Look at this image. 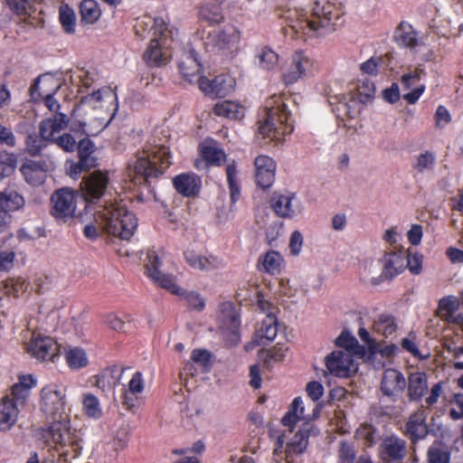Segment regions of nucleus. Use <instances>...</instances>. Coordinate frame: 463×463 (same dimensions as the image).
<instances>
[{
  "label": "nucleus",
  "instance_id": "nucleus-49",
  "mask_svg": "<svg viewBox=\"0 0 463 463\" xmlns=\"http://www.w3.org/2000/svg\"><path fill=\"white\" fill-rule=\"evenodd\" d=\"M336 346L341 350H348L351 354L362 357L364 354V347L360 345L357 339L346 330H344L335 340Z\"/></svg>",
  "mask_w": 463,
  "mask_h": 463
},
{
  "label": "nucleus",
  "instance_id": "nucleus-48",
  "mask_svg": "<svg viewBox=\"0 0 463 463\" xmlns=\"http://www.w3.org/2000/svg\"><path fill=\"white\" fill-rule=\"evenodd\" d=\"M99 211V206L92 211L91 206L86 207V213L80 215L81 222L85 223L83 234L86 238L94 240L98 237L99 231L104 232L102 227L95 220V215Z\"/></svg>",
  "mask_w": 463,
  "mask_h": 463
},
{
  "label": "nucleus",
  "instance_id": "nucleus-11",
  "mask_svg": "<svg viewBox=\"0 0 463 463\" xmlns=\"http://www.w3.org/2000/svg\"><path fill=\"white\" fill-rule=\"evenodd\" d=\"M241 38V31L234 25H226L222 29L211 31L205 40V44L214 51L228 54L237 52Z\"/></svg>",
  "mask_w": 463,
  "mask_h": 463
},
{
  "label": "nucleus",
  "instance_id": "nucleus-39",
  "mask_svg": "<svg viewBox=\"0 0 463 463\" xmlns=\"http://www.w3.org/2000/svg\"><path fill=\"white\" fill-rule=\"evenodd\" d=\"M426 418L427 413L423 409H420L411 415L406 424V431L413 441L423 439L427 435Z\"/></svg>",
  "mask_w": 463,
  "mask_h": 463
},
{
  "label": "nucleus",
  "instance_id": "nucleus-8",
  "mask_svg": "<svg viewBox=\"0 0 463 463\" xmlns=\"http://www.w3.org/2000/svg\"><path fill=\"white\" fill-rule=\"evenodd\" d=\"M80 108L86 112L114 116L118 110L117 94L110 87H102L81 98Z\"/></svg>",
  "mask_w": 463,
  "mask_h": 463
},
{
  "label": "nucleus",
  "instance_id": "nucleus-50",
  "mask_svg": "<svg viewBox=\"0 0 463 463\" xmlns=\"http://www.w3.org/2000/svg\"><path fill=\"white\" fill-rule=\"evenodd\" d=\"M24 205V197L15 191L5 190L0 192V207L6 213L20 210Z\"/></svg>",
  "mask_w": 463,
  "mask_h": 463
},
{
  "label": "nucleus",
  "instance_id": "nucleus-5",
  "mask_svg": "<svg viewBox=\"0 0 463 463\" xmlns=\"http://www.w3.org/2000/svg\"><path fill=\"white\" fill-rule=\"evenodd\" d=\"M169 149L165 145L147 144L128 165V175L140 179L156 177L171 165Z\"/></svg>",
  "mask_w": 463,
  "mask_h": 463
},
{
  "label": "nucleus",
  "instance_id": "nucleus-19",
  "mask_svg": "<svg viewBox=\"0 0 463 463\" xmlns=\"http://www.w3.org/2000/svg\"><path fill=\"white\" fill-rule=\"evenodd\" d=\"M88 118L82 121L71 124L73 132H80L87 136H96L100 133L112 120L114 116L88 112Z\"/></svg>",
  "mask_w": 463,
  "mask_h": 463
},
{
  "label": "nucleus",
  "instance_id": "nucleus-56",
  "mask_svg": "<svg viewBox=\"0 0 463 463\" xmlns=\"http://www.w3.org/2000/svg\"><path fill=\"white\" fill-rule=\"evenodd\" d=\"M115 372L117 370L112 368L104 369L99 374L95 376L93 384L102 392L113 389L118 382V377L114 375Z\"/></svg>",
  "mask_w": 463,
  "mask_h": 463
},
{
  "label": "nucleus",
  "instance_id": "nucleus-33",
  "mask_svg": "<svg viewBox=\"0 0 463 463\" xmlns=\"http://www.w3.org/2000/svg\"><path fill=\"white\" fill-rule=\"evenodd\" d=\"M21 405L9 397L0 401V431H9L17 422Z\"/></svg>",
  "mask_w": 463,
  "mask_h": 463
},
{
  "label": "nucleus",
  "instance_id": "nucleus-27",
  "mask_svg": "<svg viewBox=\"0 0 463 463\" xmlns=\"http://www.w3.org/2000/svg\"><path fill=\"white\" fill-rule=\"evenodd\" d=\"M375 94V87L373 82L366 81L358 85L354 97L351 98L350 100L345 104L347 107V113L351 118H354L358 115L363 108L364 104L370 102Z\"/></svg>",
  "mask_w": 463,
  "mask_h": 463
},
{
  "label": "nucleus",
  "instance_id": "nucleus-6",
  "mask_svg": "<svg viewBox=\"0 0 463 463\" xmlns=\"http://www.w3.org/2000/svg\"><path fill=\"white\" fill-rule=\"evenodd\" d=\"M38 436L49 446L55 448L71 447L74 451L81 449L75 430H71L68 420H54L49 427L38 430Z\"/></svg>",
  "mask_w": 463,
  "mask_h": 463
},
{
  "label": "nucleus",
  "instance_id": "nucleus-14",
  "mask_svg": "<svg viewBox=\"0 0 463 463\" xmlns=\"http://www.w3.org/2000/svg\"><path fill=\"white\" fill-rule=\"evenodd\" d=\"M58 343L50 336L33 333L32 338L25 344L26 352L39 361H54L59 353Z\"/></svg>",
  "mask_w": 463,
  "mask_h": 463
},
{
  "label": "nucleus",
  "instance_id": "nucleus-30",
  "mask_svg": "<svg viewBox=\"0 0 463 463\" xmlns=\"http://www.w3.org/2000/svg\"><path fill=\"white\" fill-rule=\"evenodd\" d=\"M166 290L171 294L179 296L191 310L201 312L205 307V298L198 291L186 290L180 287L176 281L175 283L168 281L166 284Z\"/></svg>",
  "mask_w": 463,
  "mask_h": 463
},
{
  "label": "nucleus",
  "instance_id": "nucleus-40",
  "mask_svg": "<svg viewBox=\"0 0 463 463\" xmlns=\"http://www.w3.org/2000/svg\"><path fill=\"white\" fill-rule=\"evenodd\" d=\"M213 112L218 117L231 120H241L244 117L245 109L238 101L222 100L214 105Z\"/></svg>",
  "mask_w": 463,
  "mask_h": 463
},
{
  "label": "nucleus",
  "instance_id": "nucleus-57",
  "mask_svg": "<svg viewBox=\"0 0 463 463\" xmlns=\"http://www.w3.org/2000/svg\"><path fill=\"white\" fill-rule=\"evenodd\" d=\"M60 22L67 33L75 32L76 16L74 11L68 5H61L59 11Z\"/></svg>",
  "mask_w": 463,
  "mask_h": 463
},
{
  "label": "nucleus",
  "instance_id": "nucleus-61",
  "mask_svg": "<svg viewBox=\"0 0 463 463\" xmlns=\"http://www.w3.org/2000/svg\"><path fill=\"white\" fill-rule=\"evenodd\" d=\"M429 463H449V454L440 444L432 445L428 451Z\"/></svg>",
  "mask_w": 463,
  "mask_h": 463
},
{
  "label": "nucleus",
  "instance_id": "nucleus-7",
  "mask_svg": "<svg viewBox=\"0 0 463 463\" xmlns=\"http://www.w3.org/2000/svg\"><path fill=\"white\" fill-rule=\"evenodd\" d=\"M145 266L148 278L165 289L168 281H176L175 277L168 273L175 266L173 260L162 249L147 250Z\"/></svg>",
  "mask_w": 463,
  "mask_h": 463
},
{
  "label": "nucleus",
  "instance_id": "nucleus-31",
  "mask_svg": "<svg viewBox=\"0 0 463 463\" xmlns=\"http://www.w3.org/2000/svg\"><path fill=\"white\" fill-rule=\"evenodd\" d=\"M393 39L399 46L411 50L423 44V38L419 36L412 25L407 22H402L396 27Z\"/></svg>",
  "mask_w": 463,
  "mask_h": 463
},
{
  "label": "nucleus",
  "instance_id": "nucleus-35",
  "mask_svg": "<svg viewBox=\"0 0 463 463\" xmlns=\"http://www.w3.org/2000/svg\"><path fill=\"white\" fill-rule=\"evenodd\" d=\"M201 178L194 173H184L173 179V184L178 194L191 197L196 195L201 189Z\"/></svg>",
  "mask_w": 463,
  "mask_h": 463
},
{
  "label": "nucleus",
  "instance_id": "nucleus-21",
  "mask_svg": "<svg viewBox=\"0 0 463 463\" xmlns=\"http://www.w3.org/2000/svg\"><path fill=\"white\" fill-rule=\"evenodd\" d=\"M109 184L107 172L94 171L81 182V190L87 201L99 199Z\"/></svg>",
  "mask_w": 463,
  "mask_h": 463
},
{
  "label": "nucleus",
  "instance_id": "nucleus-26",
  "mask_svg": "<svg viewBox=\"0 0 463 463\" xmlns=\"http://www.w3.org/2000/svg\"><path fill=\"white\" fill-rule=\"evenodd\" d=\"M165 31H167V25L161 17L154 18L145 15L137 19L135 24L136 34L141 39L163 35Z\"/></svg>",
  "mask_w": 463,
  "mask_h": 463
},
{
  "label": "nucleus",
  "instance_id": "nucleus-45",
  "mask_svg": "<svg viewBox=\"0 0 463 463\" xmlns=\"http://www.w3.org/2000/svg\"><path fill=\"white\" fill-rule=\"evenodd\" d=\"M59 80L51 74L39 76L31 87L32 95L45 96L48 93H56L60 89Z\"/></svg>",
  "mask_w": 463,
  "mask_h": 463
},
{
  "label": "nucleus",
  "instance_id": "nucleus-62",
  "mask_svg": "<svg viewBox=\"0 0 463 463\" xmlns=\"http://www.w3.org/2000/svg\"><path fill=\"white\" fill-rule=\"evenodd\" d=\"M191 360L203 372H206L211 365V354L205 349H194L191 354Z\"/></svg>",
  "mask_w": 463,
  "mask_h": 463
},
{
  "label": "nucleus",
  "instance_id": "nucleus-55",
  "mask_svg": "<svg viewBox=\"0 0 463 463\" xmlns=\"http://www.w3.org/2000/svg\"><path fill=\"white\" fill-rule=\"evenodd\" d=\"M213 97H225L235 88V80L230 75H219L214 78Z\"/></svg>",
  "mask_w": 463,
  "mask_h": 463
},
{
  "label": "nucleus",
  "instance_id": "nucleus-16",
  "mask_svg": "<svg viewBox=\"0 0 463 463\" xmlns=\"http://www.w3.org/2000/svg\"><path fill=\"white\" fill-rule=\"evenodd\" d=\"M425 74V71L422 68L411 67L401 76L402 87L406 90H410L402 96L403 99L408 103L415 104L425 91V85L420 83V80Z\"/></svg>",
  "mask_w": 463,
  "mask_h": 463
},
{
  "label": "nucleus",
  "instance_id": "nucleus-53",
  "mask_svg": "<svg viewBox=\"0 0 463 463\" xmlns=\"http://www.w3.org/2000/svg\"><path fill=\"white\" fill-rule=\"evenodd\" d=\"M397 329L395 319L389 315H381L373 324V330L378 335L392 338Z\"/></svg>",
  "mask_w": 463,
  "mask_h": 463
},
{
  "label": "nucleus",
  "instance_id": "nucleus-47",
  "mask_svg": "<svg viewBox=\"0 0 463 463\" xmlns=\"http://www.w3.org/2000/svg\"><path fill=\"white\" fill-rule=\"evenodd\" d=\"M21 172L25 181L33 185L37 186L44 183L46 173L42 165L33 161H28L24 163L21 167Z\"/></svg>",
  "mask_w": 463,
  "mask_h": 463
},
{
  "label": "nucleus",
  "instance_id": "nucleus-52",
  "mask_svg": "<svg viewBox=\"0 0 463 463\" xmlns=\"http://www.w3.org/2000/svg\"><path fill=\"white\" fill-rule=\"evenodd\" d=\"M264 271L271 275L279 274L284 267V260L280 253L275 250L268 251L260 260Z\"/></svg>",
  "mask_w": 463,
  "mask_h": 463
},
{
  "label": "nucleus",
  "instance_id": "nucleus-46",
  "mask_svg": "<svg viewBox=\"0 0 463 463\" xmlns=\"http://www.w3.org/2000/svg\"><path fill=\"white\" fill-rule=\"evenodd\" d=\"M428 390V378L422 372L411 373L408 382V392L411 400H420Z\"/></svg>",
  "mask_w": 463,
  "mask_h": 463
},
{
  "label": "nucleus",
  "instance_id": "nucleus-24",
  "mask_svg": "<svg viewBox=\"0 0 463 463\" xmlns=\"http://www.w3.org/2000/svg\"><path fill=\"white\" fill-rule=\"evenodd\" d=\"M383 276L392 279L402 273L406 269V250L402 249L386 251L381 258Z\"/></svg>",
  "mask_w": 463,
  "mask_h": 463
},
{
  "label": "nucleus",
  "instance_id": "nucleus-44",
  "mask_svg": "<svg viewBox=\"0 0 463 463\" xmlns=\"http://www.w3.org/2000/svg\"><path fill=\"white\" fill-rule=\"evenodd\" d=\"M81 406L82 412L87 418L99 420L103 416L101 402L92 392H85L81 394Z\"/></svg>",
  "mask_w": 463,
  "mask_h": 463
},
{
  "label": "nucleus",
  "instance_id": "nucleus-58",
  "mask_svg": "<svg viewBox=\"0 0 463 463\" xmlns=\"http://www.w3.org/2000/svg\"><path fill=\"white\" fill-rule=\"evenodd\" d=\"M16 168V158L13 154L0 155V183L12 175Z\"/></svg>",
  "mask_w": 463,
  "mask_h": 463
},
{
  "label": "nucleus",
  "instance_id": "nucleus-20",
  "mask_svg": "<svg viewBox=\"0 0 463 463\" xmlns=\"http://www.w3.org/2000/svg\"><path fill=\"white\" fill-rule=\"evenodd\" d=\"M145 390V380L142 373L136 372L129 380L121 396L122 406L128 411L135 412L141 401Z\"/></svg>",
  "mask_w": 463,
  "mask_h": 463
},
{
  "label": "nucleus",
  "instance_id": "nucleus-17",
  "mask_svg": "<svg viewBox=\"0 0 463 463\" xmlns=\"http://www.w3.org/2000/svg\"><path fill=\"white\" fill-rule=\"evenodd\" d=\"M172 33L168 30L163 35L150 39L146 50L144 52V60L150 66H161L168 57V49L171 48L168 35Z\"/></svg>",
  "mask_w": 463,
  "mask_h": 463
},
{
  "label": "nucleus",
  "instance_id": "nucleus-2",
  "mask_svg": "<svg viewBox=\"0 0 463 463\" xmlns=\"http://www.w3.org/2000/svg\"><path fill=\"white\" fill-rule=\"evenodd\" d=\"M95 220L104 232L126 241L134 235L138 225L136 215L118 202L99 205Z\"/></svg>",
  "mask_w": 463,
  "mask_h": 463
},
{
  "label": "nucleus",
  "instance_id": "nucleus-28",
  "mask_svg": "<svg viewBox=\"0 0 463 463\" xmlns=\"http://www.w3.org/2000/svg\"><path fill=\"white\" fill-rule=\"evenodd\" d=\"M178 67L180 73L190 83H194V78L202 73V64L198 60L196 52L192 48L183 52Z\"/></svg>",
  "mask_w": 463,
  "mask_h": 463
},
{
  "label": "nucleus",
  "instance_id": "nucleus-37",
  "mask_svg": "<svg viewBox=\"0 0 463 463\" xmlns=\"http://www.w3.org/2000/svg\"><path fill=\"white\" fill-rule=\"evenodd\" d=\"M360 275L364 281L373 285H378L387 280L383 276V267L381 258L364 260L360 267Z\"/></svg>",
  "mask_w": 463,
  "mask_h": 463
},
{
  "label": "nucleus",
  "instance_id": "nucleus-10",
  "mask_svg": "<svg viewBox=\"0 0 463 463\" xmlns=\"http://www.w3.org/2000/svg\"><path fill=\"white\" fill-rule=\"evenodd\" d=\"M357 354L348 350H335L325 357L327 372L338 378H348L358 371Z\"/></svg>",
  "mask_w": 463,
  "mask_h": 463
},
{
  "label": "nucleus",
  "instance_id": "nucleus-54",
  "mask_svg": "<svg viewBox=\"0 0 463 463\" xmlns=\"http://www.w3.org/2000/svg\"><path fill=\"white\" fill-rule=\"evenodd\" d=\"M81 21L93 24L100 17L101 12L99 5L94 0H83L80 6Z\"/></svg>",
  "mask_w": 463,
  "mask_h": 463
},
{
  "label": "nucleus",
  "instance_id": "nucleus-23",
  "mask_svg": "<svg viewBox=\"0 0 463 463\" xmlns=\"http://www.w3.org/2000/svg\"><path fill=\"white\" fill-rule=\"evenodd\" d=\"M254 166L257 185L263 189L270 187L275 180L276 162L269 156L260 155L254 160Z\"/></svg>",
  "mask_w": 463,
  "mask_h": 463
},
{
  "label": "nucleus",
  "instance_id": "nucleus-22",
  "mask_svg": "<svg viewBox=\"0 0 463 463\" xmlns=\"http://www.w3.org/2000/svg\"><path fill=\"white\" fill-rule=\"evenodd\" d=\"M217 321L222 334L237 336L241 320L235 306L232 302H224L220 305Z\"/></svg>",
  "mask_w": 463,
  "mask_h": 463
},
{
  "label": "nucleus",
  "instance_id": "nucleus-51",
  "mask_svg": "<svg viewBox=\"0 0 463 463\" xmlns=\"http://www.w3.org/2000/svg\"><path fill=\"white\" fill-rule=\"evenodd\" d=\"M226 176L230 188L231 200L235 203L241 195V186L238 178L237 165L234 160H227Z\"/></svg>",
  "mask_w": 463,
  "mask_h": 463
},
{
  "label": "nucleus",
  "instance_id": "nucleus-15",
  "mask_svg": "<svg viewBox=\"0 0 463 463\" xmlns=\"http://www.w3.org/2000/svg\"><path fill=\"white\" fill-rule=\"evenodd\" d=\"M313 61L308 55L301 51L295 52L289 63L282 74V80L286 85H291L304 79L311 71Z\"/></svg>",
  "mask_w": 463,
  "mask_h": 463
},
{
  "label": "nucleus",
  "instance_id": "nucleus-32",
  "mask_svg": "<svg viewBox=\"0 0 463 463\" xmlns=\"http://www.w3.org/2000/svg\"><path fill=\"white\" fill-rule=\"evenodd\" d=\"M405 384V378L401 372L395 369H387L383 375L381 390L384 395L395 397L402 392Z\"/></svg>",
  "mask_w": 463,
  "mask_h": 463
},
{
  "label": "nucleus",
  "instance_id": "nucleus-29",
  "mask_svg": "<svg viewBox=\"0 0 463 463\" xmlns=\"http://www.w3.org/2000/svg\"><path fill=\"white\" fill-rule=\"evenodd\" d=\"M201 159H196L194 166L199 169H204L208 165H220L222 162L226 161L224 152L213 142H204L199 146Z\"/></svg>",
  "mask_w": 463,
  "mask_h": 463
},
{
  "label": "nucleus",
  "instance_id": "nucleus-25",
  "mask_svg": "<svg viewBox=\"0 0 463 463\" xmlns=\"http://www.w3.org/2000/svg\"><path fill=\"white\" fill-rule=\"evenodd\" d=\"M405 451L406 442L393 435L384 438L380 446V457L386 463L402 460Z\"/></svg>",
  "mask_w": 463,
  "mask_h": 463
},
{
  "label": "nucleus",
  "instance_id": "nucleus-12",
  "mask_svg": "<svg viewBox=\"0 0 463 463\" xmlns=\"http://www.w3.org/2000/svg\"><path fill=\"white\" fill-rule=\"evenodd\" d=\"M77 193L68 187L55 191L51 196V214L57 221L68 222L77 211Z\"/></svg>",
  "mask_w": 463,
  "mask_h": 463
},
{
  "label": "nucleus",
  "instance_id": "nucleus-43",
  "mask_svg": "<svg viewBox=\"0 0 463 463\" xmlns=\"http://www.w3.org/2000/svg\"><path fill=\"white\" fill-rule=\"evenodd\" d=\"M64 357L67 365L71 370H80L89 364V357L86 351L80 346L69 345L65 348Z\"/></svg>",
  "mask_w": 463,
  "mask_h": 463
},
{
  "label": "nucleus",
  "instance_id": "nucleus-36",
  "mask_svg": "<svg viewBox=\"0 0 463 463\" xmlns=\"http://www.w3.org/2000/svg\"><path fill=\"white\" fill-rule=\"evenodd\" d=\"M279 61V55L269 46H258L254 51L253 63L261 71H274L278 67Z\"/></svg>",
  "mask_w": 463,
  "mask_h": 463
},
{
  "label": "nucleus",
  "instance_id": "nucleus-18",
  "mask_svg": "<svg viewBox=\"0 0 463 463\" xmlns=\"http://www.w3.org/2000/svg\"><path fill=\"white\" fill-rule=\"evenodd\" d=\"M184 255L186 263L198 271L210 272L224 267L223 260L212 253H200L188 250Z\"/></svg>",
  "mask_w": 463,
  "mask_h": 463
},
{
  "label": "nucleus",
  "instance_id": "nucleus-3",
  "mask_svg": "<svg viewBox=\"0 0 463 463\" xmlns=\"http://www.w3.org/2000/svg\"><path fill=\"white\" fill-rule=\"evenodd\" d=\"M294 129L291 114L284 99L273 95L265 103V117L260 121L259 134L263 138L282 142Z\"/></svg>",
  "mask_w": 463,
  "mask_h": 463
},
{
  "label": "nucleus",
  "instance_id": "nucleus-1",
  "mask_svg": "<svg viewBox=\"0 0 463 463\" xmlns=\"http://www.w3.org/2000/svg\"><path fill=\"white\" fill-rule=\"evenodd\" d=\"M319 413L320 407L317 404H314L312 414H306L303 400L300 397H296L293 400L281 422L285 427H288L289 431L299 420L304 421V426L287 442L285 455L288 463H291L295 456L300 455L306 450L310 430L309 422L317 418Z\"/></svg>",
  "mask_w": 463,
  "mask_h": 463
},
{
  "label": "nucleus",
  "instance_id": "nucleus-9",
  "mask_svg": "<svg viewBox=\"0 0 463 463\" xmlns=\"http://www.w3.org/2000/svg\"><path fill=\"white\" fill-rule=\"evenodd\" d=\"M39 405L47 417H61L66 405V388L57 383L44 385L40 391Z\"/></svg>",
  "mask_w": 463,
  "mask_h": 463
},
{
  "label": "nucleus",
  "instance_id": "nucleus-13",
  "mask_svg": "<svg viewBox=\"0 0 463 463\" xmlns=\"http://www.w3.org/2000/svg\"><path fill=\"white\" fill-rule=\"evenodd\" d=\"M269 204L276 215L283 219H296L305 213L304 203L295 193L291 192L274 193Z\"/></svg>",
  "mask_w": 463,
  "mask_h": 463
},
{
  "label": "nucleus",
  "instance_id": "nucleus-59",
  "mask_svg": "<svg viewBox=\"0 0 463 463\" xmlns=\"http://www.w3.org/2000/svg\"><path fill=\"white\" fill-rule=\"evenodd\" d=\"M398 346L392 343L375 342L370 345V353L373 355L380 354L383 357L389 358L393 356L397 351Z\"/></svg>",
  "mask_w": 463,
  "mask_h": 463
},
{
  "label": "nucleus",
  "instance_id": "nucleus-41",
  "mask_svg": "<svg viewBox=\"0 0 463 463\" xmlns=\"http://www.w3.org/2000/svg\"><path fill=\"white\" fill-rule=\"evenodd\" d=\"M68 125L66 115L62 113L55 114L53 117L43 120L40 126V134L45 140L53 138L56 133L61 132Z\"/></svg>",
  "mask_w": 463,
  "mask_h": 463
},
{
  "label": "nucleus",
  "instance_id": "nucleus-4",
  "mask_svg": "<svg viewBox=\"0 0 463 463\" xmlns=\"http://www.w3.org/2000/svg\"><path fill=\"white\" fill-rule=\"evenodd\" d=\"M298 22L291 27L296 31L301 30L305 33L331 32L335 30L337 22L343 16L341 7L330 2L316 3L311 17L304 10L296 11Z\"/></svg>",
  "mask_w": 463,
  "mask_h": 463
},
{
  "label": "nucleus",
  "instance_id": "nucleus-42",
  "mask_svg": "<svg viewBox=\"0 0 463 463\" xmlns=\"http://www.w3.org/2000/svg\"><path fill=\"white\" fill-rule=\"evenodd\" d=\"M278 335V320L274 313L266 315L263 318L256 335L260 338L261 345L272 342Z\"/></svg>",
  "mask_w": 463,
  "mask_h": 463
},
{
  "label": "nucleus",
  "instance_id": "nucleus-64",
  "mask_svg": "<svg viewBox=\"0 0 463 463\" xmlns=\"http://www.w3.org/2000/svg\"><path fill=\"white\" fill-rule=\"evenodd\" d=\"M5 288L8 294L19 296L29 288L28 282L23 278H14L6 280Z\"/></svg>",
  "mask_w": 463,
  "mask_h": 463
},
{
  "label": "nucleus",
  "instance_id": "nucleus-63",
  "mask_svg": "<svg viewBox=\"0 0 463 463\" xmlns=\"http://www.w3.org/2000/svg\"><path fill=\"white\" fill-rule=\"evenodd\" d=\"M435 156L430 152H425L418 156L414 164V169L419 173H424L433 168Z\"/></svg>",
  "mask_w": 463,
  "mask_h": 463
},
{
  "label": "nucleus",
  "instance_id": "nucleus-38",
  "mask_svg": "<svg viewBox=\"0 0 463 463\" xmlns=\"http://www.w3.org/2000/svg\"><path fill=\"white\" fill-rule=\"evenodd\" d=\"M198 18L210 24H218L224 21L222 3L220 0H211L199 6Z\"/></svg>",
  "mask_w": 463,
  "mask_h": 463
},
{
  "label": "nucleus",
  "instance_id": "nucleus-60",
  "mask_svg": "<svg viewBox=\"0 0 463 463\" xmlns=\"http://www.w3.org/2000/svg\"><path fill=\"white\" fill-rule=\"evenodd\" d=\"M130 427L128 424H122L113 435V446L116 450L124 449L128 446L129 439Z\"/></svg>",
  "mask_w": 463,
  "mask_h": 463
},
{
  "label": "nucleus",
  "instance_id": "nucleus-34",
  "mask_svg": "<svg viewBox=\"0 0 463 463\" xmlns=\"http://www.w3.org/2000/svg\"><path fill=\"white\" fill-rule=\"evenodd\" d=\"M37 385V378L33 374H19L17 383L12 387L13 400L17 404L24 406L30 397L32 390Z\"/></svg>",
  "mask_w": 463,
  "mask_h": 463
}]
</instances>
